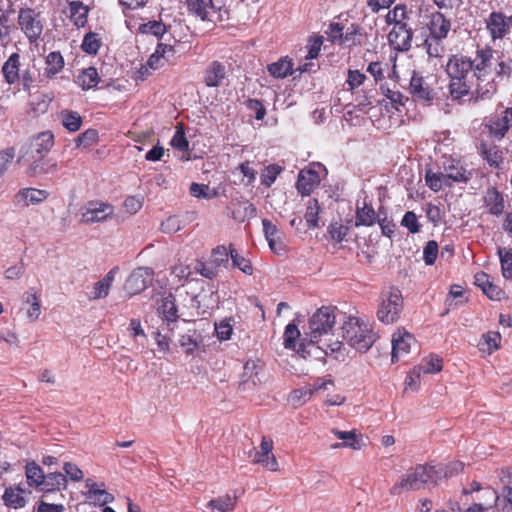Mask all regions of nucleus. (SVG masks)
I'll use <instances>...</instances> for the list:
<instances>
[{
	"label": "nucleus",
	"mask_w": 512,
	"mask_h": 512,
	"mask_svg": "<svg viewBox=\"0 0 512 512\" xmlns=\"http://www.w3.org/2000/svg\"><path fill=\"white\" fill-rule=\"evenodd\" d=\"M494 49L491 45L477 46L475 57L461 54L448 57L445 71L449 78L448 91L452 99L469 97L475 101L490 99L497 92V79L512 77V59L500 60L493 76Z\"/></svg>",
	"instance_id": "f257e3e1"
},
{
	"label": "nucleus",
	"mask_w": 512,
	"mask_h": 512,
	"mask_svg": "<svg viewBox=\"0 0 512 512\" xmlns=\"http://www.w3.org/2000/svg\"><path fill=\"white\" fill-rule=\"evenodd\" d=\"M336 313L332 306H321L308 319V330L305 337L300 340L298 353L305 357L307 345H317L326 355L339 352L342 343L339 339L332 340Z\"/></svg>",
	"instance_id": "f03ea898"
},
{
	"label": "nucleus",
	"mask_w": 512,
	"mask_h": 512,
	"mask_svg": "<svg viewBox=\"0 0 512 512\" xmlns=\"http://www.w3.org/2000/svg\"><path fill=\"white\" fill-rule=\"evenodd\" d=\"M439 476V470L436 466L431 464H417L414 468L408 469L407 472L401 476L400 482L393 485L391 491L399 493L404 490H421L425 484H436Z\"/></svg>",
	"instance_id": "7ed1b4c3"
},
{
	"label": "nucleus",
	"mask_w": 512,
	"mask_h": 512,
	"mask_svg": "<svg viewBox=\"0 0 512 512\" xmlns=\"http://www.w3.org/2000/svg\"><path fill=\"white\" fill-rule=\"evenodd\" d=\"M342 336L359 352H367L375 341L372 329L359 318L349 317L342 326Z\"/></svg>",
	"instance_id": "20e7f679"
},
{
	"label": "nucleus",
	"mask_w": 512,
	"mask_h": 512,
	"mask_svg": "<svg viewBox=\"0 0 512 512\" xmlns=\"http://www.w3.org/2000/svg\"><path fill=\"white\" fill-rule=\"evenodd\" d=\"M17 24L30 44L38 43L45 28V21L40 11L30 7L20 8Z\"/></svg>",
	"instance_id": "39448f33"
},
{
	"label": "nucleus",
	"mask_w": 512,
	"mask_h": 512,
	"mask_svg": "<svg viewBox=\"0 0 512 512\" xmlns=\"http://www.w3.org/2000/svg\"><path fill=\"white\" fill-rule=\"evenodd\" d=\"M403 311V295L397 288H390L380 296L377 317L384 324H393Z\"/></svg>",
	"instance_id": "423d86ee"
},
{
	"label": "nucleus",
	"mask_w": 512,
	"mask_h": 512,
	"mask_svg": "<svg viewBox=\"0 0 512 512\" xmlns=\"http://www.w3.org/2000/svg\"><path fill=\"white\" fill-rule=\"evenodd\" d=\"M232 70L231 64L222 60H211L202 71V83L209 88H217L225 85Z\"/></svg>",
	"instance_id": "0eeeda50"
},
{
	"label": "nucleus",
	"mask_w": 512,
	"mask_h": 512,
	"mask_svg": "<svg viewBox=\"0 0 512 512\" xmlns=\"http://www.w3.org/2000/svg\"><path fill=\"white\" fill-rule=\"evenodd\" d=\"M249 458L252 463L260 464L262 468L269 471H278L279 469V462L273 454V441L268 436L261 437L259 449L250 450Z\"/></svg>",
	"instance_id": "6e6552de"
},
{
	"label": "nucleus",
	"mask_w": 512,
	"mask_h": 512,
	"mask_svg": "<svg viewBox=\"0 0 512 512\" xmlns=\"http://www.w3.org/2000/svg\"><path fill=\"white\" fill-rule=\"evenodd\" d=\"M185 6L188 14L202 22H213L215 15H221L222 5L219 0H187Z\"/></svg>",
	"instance_id": "1a4fd4ad"
},
{
	"label": "nucleus",
	"mask_w": 512,
	"mask_h": 512,
	"mask_svg": "<svg viewBox=\"0 0 512 512\" xmlns=\"http://www.w3.org/2000/svg\"><path fill=\"white\" fill-rule=\"evenodd\" d=\"M484 23L492 42H497V40L508 36L512 28L509 17L503 11L490 12Z\"/></svg>",
	"instance_id": "9d476101"
},
{
	"label": "nucleus",
	"mask_w": 512,
	"mask_h": 512,
	"mask_svg": "<svg viewBox=\"0 0 512 512\" xmlns=\"http://www.w3.org/2000/svg\"><path fill=\"white\" fill-rule=\"evenodd\" d=\"M154 277V271L146 266H139L134 269L130 276L127 277L124 289L130 296L139 295L151 285Z\"/></svg>",
	"instance_id": "9b49d317"
},
{
	"label": "nucleus",
	"mask_w": 512,
	"mask_h": 512,
	"mask_svg": "<svg viewBox=\"0 0 512 512\" xmlns=\"http://www.w3.org/2000/svg\"><path fill=\"white\" fill-rule=\"evenodd\" d=\"M115 213L112 204L103 201H89L86 209L81 214V222L96 223L106 221Z\"/></svg>",
	"instance_id": "f8f14e48"
},
{
	"label": "nucleus",
	"mask_w": 512,
	"mask_h": 512,
	"mask_svg": "<svg viewBox=\"0 0 512 512\" xmlns=\"http://www.w3.org/2000/svg\"><path fill=\"white\" fill-rule=\"evenodd\" d=\"M408 91L414 100L425 104H431L436 95L421 73L416 71L411 76Z\"/></svg>",
	"instance_id": "ddd939ff"
},
{
	"label": "nucleus",
	"mask_w": 512,
	"mask_h": 512,
	"mask_svg": "<svg viewBox=\"0 0 512 512\" xmlns=\"http://www.w3.org/2000/svg\"><path fill=\"white\" fill-rule=\"evenodd\" d=\"M483 207L486 214L502 216L506 208L504 193L495 186L488 187L483 195Z\"/></svg>",
	"instance_id": "4468645a"
},
{
	"label": "nucleus",
	"mask_w": 512,
	"mask_h": 512,
	"mask_svg": "<svg viewBox=\"0 0 512 512\" xmlns=\"http://www.w3.org/2000/svg\"><path fill=\"white\" fill-rule=\"evenodd\" d=\"M414 32L407 23L394 25L388 35V41L396 51H408L412 44Z\"/></svg>",
	"instance_id": "2eb2a0df"
},
{
	"label": "nucleus",
	"mask_w": 512,
	"mask_h": 512,
	"mask_svg": "<svg viewBox=\"0 0 512 512\" xmlns=\"http://www.w3.org/2000/svg\"><path fill=\"white\" fill-rule=\"evenodd\" d=\"M262 227L270 250L277 255L285 252V233L268 218L262 219Z\"/></svg>",
	"instance_id": "dca6fc26"
},
{
	"label": "nucleus",
	"mask_w": 512,
	"mask_h": 512,
	"mask_svg": "<svg viewBox=\"0 0 512 512\" xmlns=\"http://www.w3.org/2000/svg\"><path fill=\"white\" fill-rule=\"evenodd\" d=\"M443 169L446 180L451 183H467L473 177L472 170L466 169L460 160L448 159L444 162Z\"/></svg>",
	"instance_id": "f3484780"
},
{
	"label": "nucleus",
	"mask_w": 512,
	"mask_h": 512,
	"mask_svg": "<svg viewBox=\"0 0 512 512\" xmlns=\"http://www.w3.org/2000/svg\"><path fill=\"white\" fill-rule=\"evenodd\" d=\"M415 337L413 334L398 329L392 337V361H397L403 358L404 355L410 352L411 345L414 344Z\"/></svg>",
	"instance_id": "a211bd4d"
},
{
	"label": "nucleus",
	"mask_w": 512,
	"mask_h": 512,
	"mask_svg": "<svg viewBox=\"0 0 512 512\" xmlns=\"http://www.w3.org/2000/svg\"><path fill=\"white\" fill-rule=\"evenodd\" d=\"M321 182V176L315 169L312 168H304L301 169L298 173L296 180V189L298 193L302 195H310L314 192L316 187L319 186Z\"/></svg>",
	"instance_id": "6ab92c4d"
},
{
	"label": "nucleus",
	"mask_w": 512,
	"mask_h": 512,
	"mask_svg": "<svg viewBox=\"0 0 512 512\" xmlns=\"http://www.w3.org/2000/svg\"><path fill=\"white\" fill-rule=\"evenodd\" d=\"M378 221V214L376 213L371 201L364 198L362 201L356 202L355 209V227H372Z\"/></svg>",
	"instance_id": "aec40b11"
},
{
	"label": "nucleus",
	"mask_w": 512,
	"mask_h": 512,
	"mask_svg": "<svg viewBox=\"0 0 512 512\" xmlns=\"http://www.w3.org/2000/svg\"><path fill=\"white\" fill-rule=\"evenodd\" d=\"M478 154L485 160L490 168L499 169L502 167L505 159L504 152L500 146L489 144L487 141H481L478 146Z\"/></svg>",
	"instance_id": "412c9836"
},
{
	"label": "nucleus",
	"mask_w": 512,
	"mask_h": 512,
	"mask_svg": "<svg viewBox=\"0 0 512 512\" xmlns=\"http://www.w3.org/2000/svg\"><path fill=\"white\" fill-rule=\"evenodd\" d=\"M427 29L429 31V36L443 40L449 35L451 30V21L449 18L444 16L442 12L435 11L430 15L429 22L427 23Z\"/></svg>",
	"instance_id": "4be33fe9"
},
{
	"label": "nucleus",
	"mask_w": 512,
	"mask_h": 512,
	"mask_svg": "<svg viewBox=\"0 0 512 512\" xmlns=\"http://www.w3.org/2000/svg\"><path fill=\"white\" fill-rule=\"evenodd\" d=\"M2 73L5 82L9 85L19 84L21 74V55L13 52L2 66Z\"/></svg>",
	"instance_id": "5701e85b"
},
{
	"label": "nucleus",
	"mask_w": 512,
	"mask_h": 512,
	"mask_svg": "<svg viewBox=\"0 0 512 512\" xmlns=\"http://www.w3.org/2000/svg\"><path fill=\"white\" fill-rule=\"evenodd\" d=\"M54 145V135L51 131L41 132L32 139L31 152L35 160L42 159Z\"/></svg>",
	"instance_id": "b1692460"
},
{
	"label": "nucleus",
	"mask_w": 512,
	"mask_h": 512,
	"mask_svg": "<svg viewBox=\"0 0 512 512\" xmlns=\"http://www.w3.org/2000/svg\"><path fill=\"white\" fill-rule=\"evenodd\" d=\"M490 135L498 140L506 137L510 128L509 114L507 108L502 112L501 116L492 117L486 124Z\"/></svg>",
	"instance_id": "393cba45"
},
{
	"label": "nucleus",
	"mask_w": 512,
	"mask_h": 512,
	"mask_svg": "<svg viewBox=\"0 0 512 512\" xmlns=\"http://www.w3.org/2000/svg\"><path fill=\"white\" fill-rule=\"evenodd\" d=\"M3 503L12 509H21L27 503L26 491L21 485H9L3 492Z\"/></svg>",
	"instance_id": "a878e982"
},
{
	"label": "nucleus",
	"mask_w": 512,
	"mask_h": 512,
	"mask_svg": "<svg viewBox=\"0 0 512 512\" xmlns=\"http://www.w3.org/2000/svg\"><path fill=\"white\" fill-rule=\"evenodd\" d=\"M69 18L77 28L87 25L90 8L81 1H69Z\"/></svg>",
	"instance_id": "bb28decb"
},
{
	"label": "nucleus",
	"mask_w": 512,
	"mask_h": 512,
	"mask_svg": "<svg viewBox=\"0 0 512 512\" xmlns=\"http://www.w3.org/2000/svg\"><path fill=\"white\" fill-rule=\"evenodd\" d=\"M64 58L61 52L51 51L45 57L44 77L52 79L63 71Z\"/></svg>",
	"instance_id": "cd10ccee"
},
{
	"label": "nucleus",
	"mask_w": 512,
	"mask_h": 512,
	"mask_svg": "<svg viewBox=\"0 0 512 512\" xmlns=\"http://www.w3.org/2000/svg\"><path fill=\"white\" fill-rule=\"evenodd\" d=\"M8 8H3L0 4V38L6 40L11 35L12 30L14 29V24L12 21V14L14 13L13 2L8 0Z\"/></svg>",
	"instance_id": "c85d7f7f"
},
{
	"label": "nucleus",
	"mask_w": 512,
	"mask_h": 512,
	"mask_svg": "<svg viewBox=\"0 0 512 512\" xmlns=\"http://www.w3.org/2000/svg\"><path fill=\"white\" fill-rule=\"evenodd\" d=\"M26 481L30 486H34L42 491L45 473L38 463L27 462L25 467Z\"/></svg>",
	"instance_id": "c756f323"
},
{
	"label": "nucleus",
	"mask_w": 512,
	"mask_h": 512,
	"mask_svg": "<svg viewBox=\"0 0 512 512\" xmlns=\"http://www.w3.org/2000/svg\"><path fill=\"white\" fill-rule=\"evenodd\" d=\"M501 340L502 336L500 332L489 331L484 333L478 344L479 350L484 353L491 354L500 348Z\"/></svg>",
	"instance_id": "7c9ffc66"
},
{
	"label": "nucleus",
	"mask_w": 512,
	"mask_h": 512,
	"mask_svg": "<svg viewBox=\"0 0 512 512\" xmlns=\"http://www.w3.org/2000/svg\"><path fill=\"white\" fill-rule=\"evenodd\" d=\"M99 80L98 70L94 68V66H89L78 74L76 83L79 84L83 90H90V88L97 86Z\"/></svg>",
	"instance_id": "2f4dec72"
},
{
	"label": "nucleus",
	"mask_w": 512,
	"mask_h": 512,
	"mask_svg": "<svg viewBox=\"0 0 512 512\" xmlns=\"http://www.w3.org/2000/svg\"><path fill=\"white\" fill-rule=\"evenodd\" d=\"M333 433L343 442L332 444V448H340V447H349L352 449H360L361 448V439L357 434H355V430H350L349 432H342V430H333Z\"/></svg>",
	"instance_id": "473e14b6"
},
{
	"label": "nucleus",
	"mask_w": 512,
	"mask_h": 512,
	"mask_svg": "<svg viewBox=\"0 0 512 512\" xmlns=\"http://www.w3.org/2000/svg\"><path fill=\"white\" fill-rule=\"evenodd\" d=\"M258 369L259 366L255 360H248L244 364V372L242 374V380L239 382V386L248 385L251 382L253 387H256L260 384V379L258 378Z\"/></svg>",
	"instance_id": "72a5a7b5"
},
{
	"label": "nucleus",
	"mask_w": 512,
	"mask_h": 512,
	"mask_svg": "<svg viewBox=\"0 0 512 512\" xmlns=\"http://www.w3.org/2000/svg\"><path fill=\"white\" fill-rule=\"evenodd\" d=\"M67 478L62 473H49L48 475H44V484L42 486V491L51 492V491H59L61 489L66 488Z\"/></svg>",
	"instance_id": "f704fd0d"
},
{
	"label": "nucleus",
	"mask_w": 512,
	"mask_h": 512,
	"mask_svg": "<svg viewBox=\"0 0 512 512\" xmlns=\"http://www.w3.org/2000/svg\"><path fill=\"white\" fill-rule=\"evenodd\" d=\"M425 183L432 191L437 193L442 187H451V182L447 181L444 173H435L432 169H427L425 172Z\"/></svg>",
	"instance_id": "c9c22d12"
},
{
	"label": "nucleus",
	"mask_w": 512,
	"mask_h": 512,
	"mask_svg": "<svg viewBox=\"0 0 512 512\" xmlns=\"http://www.w3.org/2000/svg\"><path fill=\"white\" fill-rule=\"evenodd\" d=\"M236 504L237 497L224 495L210 500L208 503V507L212 510H218L220 512H230L235 509Z\"/></svg>",
	"instance_id": "e433bc0d"
},
{
	"label": "nucleus",
	"mask_w": 512,
	"mask_h": 512,
	"mask_svg": "<svg viewBox=\"0 0 512 512\" xmlns=\"http://www.w3.org/2000/svg\"><path fill=\"white\" fill-rule=\"evenodd\" d=\"M267 70L274 78H285L293 71V64L290 60L281 58L277 62L269 64Z\"/></svg>",
	"instance_id": "4c0bfd02"
},
{
	"label": "nucleus",
	"mask_w": 512,
	"mask_h": 512,
	"mask_svg": "<svg viewBox=\"0 0 512 512\" xmlns=\"http://www.w3.org/2000/svg\"><path fill=\"white\" fill-rule=\"evenodd\" d=\"M62 125L68 130V132L79 131L82 125V117L79 112L63 110L61 112Z\"/></svg>",
	"instance_id": "58836bf2"
},
{
	"label": "nucleus",
	"mask_w": 512,
	"mask_h": 512,
	"mask_svg": "<svg viewBox=\"0 0 512 512\" xmlns=\"http://www.w3.org/2000/svg\"><path fill=\"white\" fill-rule=\"evenodd\" d=\"M138 31L143 35H153L158 39L163 38L164 33L167 32L166 25L162 21H149L142 23L138 27Z\"/></svg>",
	"instance_id": "ea45409f"
},
{
	"label": "nucleus",
	"mask_w": 512,
	"mask_h": 512,
	"mask_svg": "<svg viewBox=\"0 0 512 512\" xmlns=\"http://www.w3.org/2000/svg\"><path fill=\"white\" fill-rule=\"evenodd\" d=\"M230 258L232 260V265L234 267H237L239 270L244 272L245 275L251 276L254 272L253 265L251 264L250 260H247L242 255H239L238 252L233 247V244H230Z\"/></svg>",
	"instance_id": "a19ab883"
},
{
	"label": "nucleus",
	"mask_w": 512,
	"mask_h": 512,
	"mask_svg": "<svg viewBox=\"0 0 512 512\" xmlns=\"http://www.w3.org/2000/svg\"><path fill=\"white\" fill-rule=\"evenodd\" d=\"M101 44L102 41L99 35L96 32L90 31L84 36L81 49L89 55H97Z\"/></svg>",
	"instance_id": "79ce46f5"
},
{
	"label": "nucleus",
	"mask_w": 512,
	"mask_h": 512,
	"mask_svg": "<svg viewBox=\"0 0 512 512\" xmlns=\"http://www.w3.org/2000/svg\"><path fill=\"white\" fill-rule=\"evenodd\" d=\"M20 196L26 203H40L45 201L49 196V193L43 189L36 188H23L19 192Z\"/></svg>",
	"instance_id": "37998d69"
},
{
	"label": "nucleus",
	"mask_w": 512,
	"mask_h": 512,
	"mask_svg": "<svg viewBox=\"0 0 512 512\" xmlns=\"http://www.w3.org/2000/svg\"><path fill=\"white\" fill-rule=\"evenodd\" d=\"M230 257V246L227 248L226 246L215 247L211 251V262L215 266L216 270L219 272V267L221 265H227Z\"/></svg>",
	"instance_id": "c03bdc74"
},
{
	"label": "nucleus",
	"mask_w": 512,
	"mask_h": 512,
	"mask_svg": "<svg viewBox=\"0 0 512 512\" xmlns=\"http://www.w3.org/2000/svg\"><path fill=\"white\" fill-rule=\"evenodd\" d=\"M410 12L403 4H398L394 9L390 10L386 15V22L394 25L407 23Z\"/></svg>",
	"instance_id": "a18cd8bd"
},
{
	"label": "nucleus",
	"mask_w": 512,
	"mask_h": 512,
	"mask_svg": "<svg viewBox=\"0 0 512 512\" xmlns=\"http://www.w3.org/2000/svg\"><path fill=\"white\" fill-rule=\"evenodd\" d=\"M320 210H321V207H320L318 200H316V199L308 200L306 213L304 215L305 220L308 223V228L318 227Z\"/></svg>",
	"instance_id": "49530a36"
},
{
	"label": "nucleus",
	"mask_w": 512,
	"mask_h": 512,
	"mask_svg": "<svg viewBox=\"0 0 512 512\" xmlns=\"http://www.w3.org/2000/svg\"><path fill=\"white\" fill-rule=\"evenodd\" d=\"M311 387L309 385L294 389L289 395V402L294 407H301L311 399Z\"/></svg>",
	"instance_id": "de8ad7c7"
},
{
	"label": "nucleus",
	"mask_w": 512,
	"mask_h": 512,
	"mask_svg": "<svg viewBox=\"0 0 512 512\" xmlns=\"http://www.w3.org/2000/svg\"><path fill=\"white\" fill-rule=\"evenodd\" d=\"M175 128L176 129L173 134L172 140L170 141V145L180 152L188 151L189 141L185 136L184 126L182 124H178Z\"/></svg>",
	"instance_id": "09e8293b"
},
{
	"label": "nucleus",
	"mask_w": 512,
	"mask_h": 512,
	"mask_svg": "<svg viewBox=\"0 0 512 512\" xmlns=\"http://www.w3.org/2000/svg\"><path fill=\"white\" fill-rule=\"evenodd\" d=\"M301 337V332L294 323L285 326L284 330V347L295 349L297 347V340Z\"/></svg>",
	"instance_id": "8fccbe9b"
},
{
	"label": "nucleus",
	"mask_w": 512,
	"mask_h": 512,
	"mask_svg": "<svg viewBox=\"0 0 512 512\" xmlns=\"http://www.w3.org/2000/svg\"><path fill=\"white\" fill-rule=\"evenodd\" d=\"M424 46L429 57H442L445 51L442 39L433 38L429 35L424 43Z\"/></svg>",
	"instance_id": "3c124183"
},
{
	"label": "nucleus",
	"mask_w": 512,
	"mask_h": 512,
	"mask_svg": "<svg viewBox=\"0 0 512 512\" xmlns=\"http://www.w3.org/2000/svg\"><path fill=\"white\" fill-rule=\"evenodd\" d=\"M498 255L501 262L502 276L507 279H512V251L500 248Z\"/></svg>",
	"instance_id": "603ef678"
},
{
	"label": "nucleus",
	"mask_w": 512,
	"mask_h": 512,
	"mask_svg": "<svg viewBox=\"0 0 512 512\" xmlns=\"http://www.w3.org/2000/svg\"><path fill=\"white\" fill-rule=\"evenodd\" d=\"M98 141V132L95 128H88L86 131L80 133L75 139L76 146L90 147L96 145Z\"/></svg>",
	"instance_id": "864d4df0"
},
{
	"label": "nucleus",
	"mask_w": 512,
	"mask_h": 512,
	"mask_svg": "<svg viewBox=\"0 0 512 512\" xmlns=\"http://www.w3.org/2000/svg\"><path fill=\"white\" fill-rule=\"evenodd\" d=\"M161 311L163 318L167 321H175L178 318L177 306L172 297H166L162 300Z\"/></svg>",
	"instance_id": "5fc2aeb1"
},
{
	"label": "nucleus",
	"mask_w": 512,
	"mask_h": 512,
	"mask_svg": "<svg viewBox=\"0 0 512 512\" xmlns=\"http://www.w3.org/2000/svg\"><path fill=\"white\" fill-rule=\"evenodd\" d=\"M443 360L437 356H431L425 359L423 364L419 366V370L423 373H437L442 371Z\"/></svg>",
	"instance_id": "6e6d98bb"
},
{
	"label": "nucleus",
	"mask_w": 512,
	"mask_h": 512,
	"mask_svg": "<svg viewBox=\"0 0 512 512\" xmlns=\"http://www.w3.org/2000/svg\"><path fill=\"white\" fill-rule=\"evenodd\" d=\"M401 225L402 227L407 228L410 234H417V232L421 231L418 217L416 213L411 212V210L403 215Z\"/></svg>",
	"instance_id": "4d7b16f0"
},
{
	"label": "nucleus",
	"mask_w": 512,
	"mask_h": 512,
	"mask_svg": "<svg viewBox=\"0 0 512 512\" xmlns=\"http://www.w3.org/2000/svg\"><path fill=\"white\" fill-rule=\"evenodd\" d=\"M328 231L332 239L337 242H342L348 236L350 228L348 226H344L341 222H332Z\"/></svg>",
	"instance_id": "13d9d810"
},
{
	"label": "nucleus",
	"mask_w": 512,
	"mask_h": 512,
	"mask_svg": "<svg viewBox=\"0 0 512 512\" xmlns=\"http://www.w3.org/2000/svg\"><path fill=\"white\" fill-rule=\"evenodd\" d=\"M144 204L143 196L139 195H130L127 196L125 201L123 202V206L126 209L127 213L130 215L137 214L140 209H142Z\"/></svg>",
	"instance_id": "bf43d9fd"
},
{
	"label": "nucleus",
	"mask_w": 512,
	"mask_h": 512,
	"mask_svg": "<svg viewBox=\"0 0 512 512\" xmlns=\"http://www.w3.org/2000/svg\"><path fill=\"white\" fill-rule=\"evenodd\" d=\"M26 303L30 304V306L28 307V309L26 311L27 317L29 319H31L32 321L38 319V317L41 313L39 296H37L36 294L27 295Z\"/></svg>",
	"instance_id": "052dcab7"
},
{
	"label": "nucleus",
	"mask_w": 512,
	"mask_h": 512,
	"mask_svg": "<svg viewBox=\"0 0 512 512\" xmlns=\"http://www.w3.org/2000/svg\"><path fill=\"white\" fill-rule=\"evenodd\" d=\"M105 484L100 483L99 489L94 491V496H88V500L95 504L105 505L113 501L114 497L104 488Z\"/></svg>",
	"instance_id": "680f3d73"
},
{
	"label": "nucleus",
	"mask_w": 512,
	"mask_h": 512,
	"mask_svg": "<svg viewBox=\"0 0 512 512\" xmlns=\"http://www.w3.org/2000/svg\"><path fill=\"white\" fill-rule=\"evenodd\" d=\"M281 171V167L279 165H269L267 166L261 175V183L266 187H271L273 182L277 179L278 174Z\"/></svg>",
	"instance_id": "e2e57ef3"
},
{
	"label": "nucleus",
	"mask_w": 512,
	"mask_h": 512,
	"mask_svg": "<svg viewBox=\"0 0 512 512\" xmlns=\"http://www.w3.org/2000/svg\"><path fill=\"white\" fill-rule=\"evenodd\" d=\"M359 36L360 28L357 27V25L352 24L345 32H343V44L348 46L361 44V39Z\"/></svg>",
	"instance_id": "0e129e2a"
},
{
	"label": "nucleus",
	"mask_w": 512,
	"mask_h": 512,
	"mask_svg": "<svg viewBox=\"0 0 512 512\" xmlns=\"http://www.w3.org/2000/svg\"><path fill=\"white\" fill-rule=\"evenodd\" d=\"M195 271L200 273L202 277L213 279L218 275V271L216 270L215 265L209 261V263L203 261H196L195 263Z\"/></svg>",
	"instance_id": "69168bd1"
},
{
	"label": "nucleus",
	"mask_w": 512,
	"mask_h": 512,
	"mask_svg": "<svg viewBox=\"0 0 512 512\" xmlns=\"http://www.w3.org/2000/svg\"><path fill=\"white\" fill-rule=\"evenodd\" d=\"M35 83V75L32 69L26 67V69L20 71V79L19 84L22 87V90L25 92H30Z\"/></svg>",
	"instance_id": "338daca9"
},
{
	"label": "nucleus",
	"mask_w": 512,
	"mask_h": 512,
	"mask_svg": "<svg viewBox=\"0 0 512 512\" xmlns=\"http://www.w3.org/2000/svg\"><path fill=\"white\" fill-rule=\"evenodd\" d=\"M438 255V244L436 241L426 243L423 250V257L426 265H432L436 262Z\"/></svg>",
	"instance_id": "774afa93"
}]
</instances>
